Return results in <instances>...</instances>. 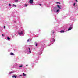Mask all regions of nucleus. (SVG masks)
<instances>
[{
	"mask_svg": "<svg viewBox=\"0 0 78 78\" xmlns=\"http://www.w3.org/2000/svg\"><path fill=\"white\" fill-rule=\"evenodd\" d=\"M29 3H31V4L33 3V0H30L29 1Z\"/></svg>",
	"mask_w": 78,
	"mask_h": 78,
	"instance_id": "obj_1",
	"label": "nucleus"
},
{
	"mask_svg": "<svg viewBox=\"0 0 78 78\" xmlns=\"http://www.w3.org/2000/svg\"><path fill=\"white\" fill-rule=\"evenodd\" d=\"M18 34H20V35L21 34H23V32L22 31H21V32H19L18 33Z\"/></svg>",
	"mask_w": 78,
	"mask_h": 78,
	"instance_id": "obj_2",
	"label": "nucleus"
},
{
	"mask_svg": "<svg viewBox=\"0 0 78 78\" xmlns=\"http://www.w3.org/2000/svg\"><path fill=\"white\" fill-rule=\"evenodd\" d=\"M72 27H69L68 29V31H70V30H72Z\"/></svg>",
	"mask_w": 78,
	"mask_h": 78,
	"instance_id": "obj_3",
	"label": "nucleus"
},
{
	"mask_svg": "<svg viewBox=\"0 0 78 78\" xmlns=\"http://www.w3.org/2000/svg\"><path fill=\"white\" fill-rule=\"evenodd\" d=\"M12 78H17V76H15V75H13V76H12Z\"/></svg>",
	"mask_w": 78,
	"mask_h": 78,
	"instance_id": "obj_4",
	"label": "nucleus"
},
{
	"mask_svg": "<svg viewBox=\"0 0 78 78\" xmlns=\"http://www.w3.org/2000/svg\"><path fill=\"white\" fill-rule=\"evenodd\" d=\"M10 55H14V54L11 52L10 53Z\"/></svg>",
	"mask_w": 78,
	"mask_h": 78,
	"instance_id": "obj_5",
	"label": "nucleus"
},
{
	"mask_svg": "<svg viewBox=\"0 0 78 78\" xmlns=\"http://www.w3.org/2000/svg\"><path fill=\"white\" fill-rule=\"evenodd\" d=\"M57 7H58V8H59V9H61V7H60V6H59V5H57Z\"/></svg>",
	"mask_w": 78,
	"mask_h": 78,
	"instance_id": "obj_6",
	"label": "nucleus"
},
{
	"mask_svg": "<svg viewBox=\"0 0 78 78\" xmlns=\"http://www.w3.org/2000/svg\"><path fill=\"white\" fill-rule=\"evenodd\" d=\"M23 76H26V74H25V73H23Z\"/></svg>",
	"mask_w": 78,
	"mask_h": 78,
	"instance_id": "obj_7",
	"label": "nucleus"
},
{
	"mask_svg": "<svg viewBox=\"0 0 78 78\" xmlns=\"http://www.w3.org/2000/svg\"><path fill=\"white\" fill-rule=\"evenodd\" d=\"M29 53H31V50L30 49V48H29Z\"/></svg>",
	"mask_w": 78,
	"mask_h": 78,
	"instance_id": "obj_8",
	"label": "nucleus"
},
{
	"mask_svg": "<svg viewBox=\"0 0 78 78\" xmlns=\"http://www.w3.org/2000/svg\"><path fill=\"white\" fill-rule=\"evenodd\" d=\"M60 33H64V30H61L60 31Z\"/></svg>",
	"mask_w": 78,
	"mask_h": 78,
	"instance_id": "obj_9",
	"label": "nucleus"
},
{
	"mask_svg": "<svg viewBox=\"0 0 78 78\" xmlns=\"http://www.w3.org/2000/svg\"><path fill=\"white\" fill-rule=\"evenodd\" d=\"M42 44V46H45V44H44V43H43ZM43 44H44V45H43Z\"/></svg>",
	"mask_w": 78,
	"mask_h": 78,
	"instance_id": "obj_10",
	"label": "nucleus"
},
{
	"mask_svg": "<svg viewBox=\"0 0 78 78\" xmlns=\"http://www.w3.org/2000/svg\"><path fill=\"white\" fill-rule=\"evenodd\" d=\"M13 73V72L12 71H11V72H10L9 73L10 74H11V73Z\"/></svg>",
	"mask_w": 78,
	"mask_h": 78,
	"instance_id": "obj_11",
	"label": "nucleus"
},
{
	"mask_svg": "<svg viewBox=\"0 0 78 78\" xmlns=\"http://www.w3.org/2000/svg\"><path fill=\"white\" fill-rule=\"evenodd\" d=\"M12 6H15V7H16V5L14 4H13Z\"/></svg>",
	"mask_w": 78,
	"mask_h": 78,
	"instance_id": "obj_12",
	"label": "nucleus"
},
{
	"mask_svg": "<svg viewBox=\"0 0 78 78\" xmlns=\"http://www.w3.org/2000/svg\"><path fill=\"white\" fill-rule=\"evenodd\" d=\"M59 9H58V10H57V11H56V12H59Z\"/></svg>",
	"mask_w": 78,
	"mask_h": 78,
	"instance_id": "obj_13",
	"label": "nucleus"
},
{
	"mask_svg": "<svg viewBox=\"0 0 78 78\" xmlns=\"http://www.w3.org/2000/svg\"><path fill=\"white\" fill-rule=\"evenodd\" d=\"M23 67L22 65H21L19 66V67Z\"/></svg>",
	"mask_w": 78,
	"mask_h": 78,
	"instance_id": "obj_14",
	"label": "nucleus"
},
{
	"mask_svg": "<svg viewBox=\"0 0 78 78\" xmlns=\"http://www.w3.org/2000/svg\"><path fill=\"white\" fill-rule=\"evenodd\" d=\"M18 0H15V2H18Z\"/></svg>",
	"mask_w": 78,
	"mask_h": 78,
	"instance_id": "obj_15",
	"label": "nucleus"
},
{
	"mask_svg": "<svg viewBox=\"0 0 78 78\" xmlns=\"http://www.w3.org/2000/svg\"><path fill=\"white\" fill-rule=\"evenodd\" d=\"M7 39H8V40H9V39H10V38H9V37H8Z\"/></svg>",
	"mask_w": 78,
	"mask_h": 78,
	"instance_id": "obj_16",
	"label": "nucleus"
},
{
	"mask_svg": "<svg viewBox=\"0 0 78 78\" xmlns=\"http://www.w3.org/2000/svg\"><path fill=\"white\" fill-rule=\"evenodd\" d=\"M11 4H9V6H11Z\"/></svg>",
	"mask_w": 78,
	"mask_h": 78,
	"instance_id": "obj_17",
	"label": "nucleus"
},
{
	"mask_svg": "<svg viewBox=\"0 0 78 78\" xmlns=\"http://www.w3.org/2000/svg\"><path fill=\"white\" fill-rule=\"evenodd\" d=\"M73 6H75V3H74L73 4Z\"/></svg>",
	"mask_w": 78,
	"mask_h": 78,
	"instance_id": "obj_18",
	"label": "nucleus"
},
{
	"mask_svg": "<svg viewBox=\"0 0 78 78\" xmlns=\"http://www.w3.org/2000/svg\"><path fill=\"white\" fill-rule=\"evenodd\" d=\"M3 27H4V29L6 28V27H5V26H4Z\"/></svg>",
	"mask_w": 78,
	"mask_h": 78,
	"instance_id": "obj_19",
	"label": "nucleus"
},
{
	"mask_svg": "<svg viewBox=\"0 0 78 78\" xmlns=\"http://www.w3.org/2000/svg\"><path fill=\"white\" fill-rule=\"evenodd\" d=\"M39 5H40V6H42V4H40Z\"/></svg>",
	"mask_w": 78,
	"mask_h": 78,
	"instance_id": "obj_20",
	"label": "nucleus"
},
{
	"mask_svg": "<svg viewBox=\"0 0 78 78\" xmlns=\"http://www.w3.org/2000/svg\"><path fill=\"white\" fill-rule=\"evenodd\" d=\"M30 41V40H29V39H28L27 40V42H29Z\"/></svg>",
	"mask_w": 78,
	"mask_h": 78,
	"instance_id": "obj_21",
	"label": "nucleus"
},
{
	"mask_svg": "<svg viewBox=\"0 0 78 78\" xmlns=\"http://www.w3.org/2000/svg\"><path fill=\"white\" fill-rule=\"evenodd\" d=\"M56 3H57V4L59 3V4H60V2H56Z\"/></svg>",
	"mask_w": 78,
	"mask_h": 78,
	"instance_id": "obj_22",
	"label": "nucleus"
},
{
	"mask_svg": "<svg viewBox=\"0 0 78 78\" xmlns=\"http://www.w3.org/2000/svg\"><path fill=\"white\" fill-rule=\"evenodd\" d=\"M28 6V5L26 4L25 6Z\"/></svg>",
	"mask_w": 78,
	"mask_h": 78,
	"instance_id": "obj_23",
	"label": "nucleus"
},
{
	"mask_svg": "<svg viewBox=\"0 0 78 78\" xmlns=\"http://www.w3.org/2000/svg\"><path fill=\"white\" fill-rule=\"evenodd\" d=\"M36 44V46H37V44Z\"/></svg>",
	"mask_w": 78,
	"mask_h": 78,
	"instance_id": "obj_24",
	"label": "nucleus"
},
{
	"mask_svg": "<svg viewBox=\"0 0 78 78\" xmlns=\"http://www.w3.org/2000/svg\"><path fill=\"white\" fill-rule=\"evenodd\" d=\"M2 36H4V35H3V34H2Z\"/></svg>",
	"mask_w": 78,
	"mask_h": 78,
	"instance_id": "obj_25",
	"label": "nucleus"
},
{
	"mask_svg": "<svg viewBox=\"0 0 78 78\" xmlns=\"http://www.w3.org/2000/svg\"><path fill=\"white\" fill-rule=\"evenodd\" d=\"M53 33H55V32H53Z\"/></svg>",
	"mask_w": 78,
	"mask_h": 78,
	"instance_id": "obj_26",
	"label": "nucleus"
},
{
	"mask_svg": "<svg viewBox=\"0 0 78 78\" xmlns=\"http://www.w3.org/2000/svg\"><path fill=\"white\" fill-rule=\"evenodd\" d=\"M77 0H76V2H77Z\"/></svg>",
	"mask_w": 78,
	"mask_h": 78,
	"instance_id": "obj_27",
	"label": "nucleus"
},
{
	"mask_svg": "<svg viewBox=\"0 0 78 78\" xmlns=\"http://www.w3.org/2000/svg\"><path fill=\"white\" fill-rule=\"evenodd\" d=\"M22 76V75H20V76Z\"/></svg>",
	"mask_w": 78,
	"mask_h": 78,
	"instance_id": "obj_28",
	"label": "nucleus"
}]
</instances>
